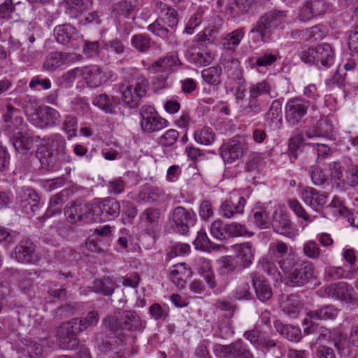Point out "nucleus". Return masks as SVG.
<instances>
[{"label":"nucleus","instance_id":"6e6d98bb","mask_svg":"<svg viewBox=\"0 0 358 358\" xmlns=\"http://www.w3.org/2000/svg\"><path fill=\"white\" fill-rule=\"evenodd\" d=\"M305 136L303 134H297L292 136L288 140V149L287 154L289 157L291 163L295 162L298 159L299 150L302 145L305 143ZM311 143L306 144V145H310Z\"/></svg>","mask_w":358,"mask_h":358},{"label":"nucleus","instance_id":"c85d7f7f","mask_svg":"<svg viewBox=\"0 0 358 358\" xmlns=\"http://www.w3.org/2000/svg\"><path fill=\"white\" fill-rule=\"evenodd\" d=\"M117 285L110 276H103L100 278H95L90 285L86 288L94 293L101 294L103 296H111Z\"/></svg>","mask_w":358,"mask_h":358},{"label":"nucleus","instance_id":"2eb2a0df","mask_svg":"<svg viewBox=\"0 0 358 358\" xmlns=\"http://www.w3.org/2000/svg\"><path fill=\"white\" fill-rule=\"evenodd\" d=\"M43 204L44 203L41 201L38 192L34 189L27 188L20 193L16 203V208L22 213L33 217L36 215Z\"/></svg>","mask_w":358,"mask_h":358},{"label":"nucleus","instance_id":"a878e982","mask_svg":"<svg viewBox=\"0 0 358 358\" xmlns=\"http://www.w3.org/2000/svg\"><path fill=\"white\" fill-rule=\"evenodd\" d=\"M245 203L246 199L244 196L239 195L231 196L222 203L220 213L225 218L234 217L236 215L243 213Z\"/></svg>","mask_w":358,"mask_h":358},{"label":"nucleus","instance_id":"4be33fe9","mask_svg":"<svg viewBox=\"0 0 358 358\" xmlns=\"http://www.w3.org/2000/svg\"><path fill=\"white\" fill-rule=\"evenodd\" d=\"M340 313V309L334 305L328 304L318 307L314 310L306 311V317L303 320V324L309 326L312 323H316L317 320H334Z\"/></svg>","mask_w":358,"mask_h":358},{"label":"nucleus","instance_id":"8fccbe9b","mask_svg":"<svg viewBox=\"0 0 358 358\" xmlns=\"http://www.w3.org/2000/svg\"><path fill=\"white\" fill-rule=\"evenodd\" d=\"M302 306L301 301L294 295L288 296L280 305L282 311L290 318H296Z\"/></svg>","mask_w":358,"mask_h":358},{"label":"nucleus","instance_id":"680f3d73","mask_svg":"<svg viewBox=\"0 0 358 358\" xmlns=\"http://www.w3.org/2000/svg\"><path fill=\"white\" fill-rule=\"evenodd\" d=\"M250 218L253 220L254 224L259 229H266L270 227L271 222L264 208L253 209Z\"/></svg>","mask_w":358,"mask_h":358},{"label":"nucleus","instance_id":"bb28decb","mask_svg":"<svg viewBox=\"0 0 358 358\" xmlns=\"http://www.w3.org/2000/svg\"><path fill=\"white\" fill-rule=\"evenodd\" d=\"M327 197L325 193L321 192L312 187L306 186L301 192V198L305 203L317 212L323 209Z\"/></svg>","mask_w":358,"mask_h":358},{"label":"nucleus","instance_id":"f3484780","mask_svg":"<svg viewBox=\"0 0 358 358\" xmlns=\"http://www.w3.org/2000/svg\"><path fill=\"white\" fill-rule=\"evenodd\" d=\"M36 249L34 243L30 238H24L15 247L13 257L22 264H36L39 260Z\"/></svg>","mask_w":358,"mask_h":358},{"label":"nucleus","instance_id":"37998d69","mask_svg":"<svg viewBox=\"0 0 358 358\" xmlns=\"http://www.w3.org/2000/svg\"><path fill=\"white\" fill-rule=\"evenodd\" d=\"M245 34L244 27H238L236 29L227 34L222 39L221 45L228 51H234L240 45Z\"/></svg>","mask_w":358,"mask_h":358},{"label":"nucleus","instance_id":"f03ea898","mask_svg":"<svg viewBox=\"0 0 358 358\" xmlns=\"http://www.w3.org/2000/svg\"><path fill=\"white\" fill-rule=\"evenodd\" d=\"M36 156L42 169L56 171L66 163H71L72 157L66 150L65 138L59 134L51 135L46 143L38 148Z\"/></svg>","mask_w":358,"mask_h":358},{"label":"nucleus","instance_id":"4468645a","mask_svg":"<svg viewBox=\"0 0 358 358\" xmlns=\"http://www.w3.org/2000/svg\"><path fill=\"white\" fill-rule=\"evenodd\" d=\"M92 203L95 222L113 220L121 212L120 203L114 198L94 199Z\"/></svg>","mask_w":358,"mask_h":358},{"label":"nucleus","instance_id":"c03bdc74","mask_svg":"<svg viewBox=\"0 0 358 358\" xmlns=\"http://www.w3.org/2000/svg\"><path fill=\"white\" fill-rule=\"evenodd\" d=\"M274 327L280 334L292 342L297 343L301 338V331L296 327L285 324L280 320H275Z\"/></svg>","mask_w":358,"mask_h":358},{"label":"nucleus","instance_id":"bf43d9fd","mask_svg":"<svg viewBox=\"0 0 358 358\" xmlns=\"http://www.w3.org/2000/svg\"><path fill=\"white\" fill-rule=\"evenodd\" d=\"M222 68L220 65L209 67L201 71V76L203 80L213 86H216L221 83Z\"/></svg>","mask_w":358,"mask_h":358},{"label":"nucleus","instance_id":"9b49d317","mask_svg":"<svg viewBox=\"0 0 358 358\" xmlns=\"http://www.w3.org/2000/svg\"><path fill=\"white\" fill-rule=\"evenodd\" d=\"M310 106V100L299 96L288 99L285 107V118L287 123L292 127L303 122Z\"/></svg>","mask_w":358,"mask_h":358},{"label":"nucleus","instance_id":"0e129e2a","mask_svg":"<svg viewBox=\"0 0 358 358\" xmlns=\"http://www.w3.org/2000/svg\"><path fill=\"white\" fill-rule=\"evenodd\" d=\"M198 272L203 278L210 289H213L217 287L215 275L209 262H204L198 268Z\"/></svg>","mask_w":358,"mask_h":358},{"label":"nucleus","instance_id":"423d86ee","mask_svg":"<svg viewBox=\"0 0 358 358\" xmlns=\"http://www.w3.org/2000/svg\"><path fill=\"white\" fill-rule=\"evenodd\" d=\"M286 12L273 9L262 15L253 24L250 34H255L262 42L268 43L278 28L284 26Z\"/></svg>","mask_w":358,"mask_h":358},{"label":"nucleus","instance_id":"6ab92c4d","mask_svg":"<svg viewBox=\"0 0 358 358\" xmlns=\"http://www.w3.org/2000/svg\"><path fill=\"white\" fill-rule=\"evenodd\" d=\"M330 6L327 0H306L300 8L298 17L300 21L308 22L325 14Z\"/></svg>","mask_w":358,"mask_h":358},{"label":"nucleus","instance_id":"603ef678","mask_svg":"<svg viewBox=\"0 0 358 358\" xmlns=\"http://www.w3.org/2000/svg\"><path fill=\"white\" fill-rule=\"evenodd\" d=\"M341 357H347L351 352L350 339L341 330L334 333L331 342Z\"/></svg>","mask_w":358,"mask_h":358},{"label":"nucleus","instance_id":"09e8293b","mask_svg":"<svg viewBox=\"0 0 358 358\" xmlns=\"http://www.w3.org/2000/svg\"><path fill=\"white\" fill-rule=\"evenodd\" d=\"M217 264V272L220 275L229 276L239 272L237 261L231 256L221 257Z\"/></svg>","mask_w":358,"mask_h":358},{"label":"nucleus","instance_id":"a211bd4d","mask_svg":"<svg viewBox=\"0 0 358 358\" xmlns=\"http://www.w3.org/2000/svg\"><path fill=\"white\" fill-rule=\"evenodd\" d=\"M278 55L271 49L263 50L259 52H255L249 57L246 63L259 73H264L269 67L274 65L277 62Z\"/></svg>","mask_w":358,"mask_h":358},{"label":"nucleus","instance_id":"e2e57ef3","mask_svg":"<svg viewBox=\"0 0 358 358\" xmlns=\"http://www.w3.org/2000/svg\"><path fill=\"white\" fill-rule=\"evenodd\" d=\"M196 250L202 251H210V249L215 248V244H213L208 238L206 231L201 229L198 233L195 240L193 242Z\"/></svg>","mask_w":358,"mask_h":358},{"label":"nucleus","instance_id":"774afa93","mask_svg":"<svg viewBox=\"0 0 358 358\" xmlns=\"http://www.w3.org/2000/svg\"><path fill=\"white\" fill-rule=\"evenodd\" d=\"M227 224H224L222 220H215L210 226V234L215 238L223 241L227 239Z\"/></svg>","mask_w":358,"mask_h":358},{"label":"nucleus","instance_id":"cd10ccee","mask_svg":"<svg viewBox=\"0 0 358 358\" xmlns=\"http://www.w3.org/2000/svg\"><path fill=\"white\" fill-rule=\"evenodd\" d=\"M220 352L224 357L232 358H254L252 353L241 339L229 345H220Z\"/></svg>","mask_w":358,"mask_h":358},{"label":"nucleus","instance_id":"338daca9","mask_svg":"<svg viewBox=\"0 0 358 358\" xmlns=\"http://www.w3.org/2000/svg\"><path fill=\"white\" fill-rule=\"evenodd\" d=\"M29 87L33 91L48 90L51 88L52 82L48 77L36 75L31 78Z\"/></svg>","mask_w":358,"mask_h":358},{"label":"nucleus","instance_id":"2f4dec72","mask_svg":"<svg viewBox=\"0 0 358 358\" xmlns=\"http://www.w3.org/2000/svg\"><path fill=\"white\" fill-rule=\"evenodd\" d=\"M53 32L57 42L64 45L72 46L78 37L77 29L69 23L56 26Z\"/></svg>","mask_w":358,"mask_h":358},{"label":"nucleus","instance_id":"5fc2aeb1","mask_svg":"<svg viewBox=\"0 0 358 358\" xmlns=\"http://www.w3.org/2000/svg\"><path fill=\"white\" fill-rule=\"evenodd\" d=\"M252 1V0H234V2L228 4L227 12L232 18H238L249 11Z\"/></svg>","mask_w":358,"mask_h":358},{"label":"nucleus","instance_id":"9d476101","mask_svg":"<svg viewBox=\"0 0 358 358\" xmlns=\"http://www.w3.org/2000/svg\"><path fill=\"white\" fill-rule=\"evenodd\" d=\"M196 214L192 208L187 209L179 206L171 211V227L177 234L186 235L189 228L196 224Z\"/></svg>","mask_w":358,"mask_h":358},{"label":"nucleus","instance_id":"f257e3e1","mask_svg":"<svg viewBox=\"0 0 358 358\" xmlns=\"http://www.w3.org/2000/svg\"><path fill=\"white\" fill-rule=\"evenodd\" d=\"M106 336L99 344L100 350L107 353L122 345L128 333L142 331L146 322L134 310H124L118 315H108L103 320Z\"/></svg>","mask_w":358,"mask_h":358},{"label":"nucleus","instance_id":"4d7b16f0","mask_svg":"<svg viewBox=\"0 0 358 358\" xmlns=\"http://www.w3.org/2000/svg\"><path fill=\"white\" fill-rule=\"evenodd\" d=\"M236 257L240 259L243 268L249 267L254 259V253L249 243L240 244L236 248Z\"/></svg>","mask_w":358,"mask_h":358},{"label":"nucleus","instance_id":"de8ad7c7","mask_svg":"<svg viewBox=\"0 0 358 358\" xmlns=\"http://www.w3.org/2000/svg\"><path fill=\"white\" fill-rule=\"evenodd\" d=\"M174 268L170 273V277L173 282L178 287H184L186 279L192 276L190 267L185 263H180L173 266Z\"/></svg>","mask_w":358,"mask_h":358},{"label":"nucleus","instance_id":"393cba45","mask_svg":"<svg viewBox=\"0 0 358 358\" xmlns=\"http://www.w3.org/2000/svg\"><path fill=\"white\" fill-rule=\"evenodd\" d=\"M251 278L257 299L262 303L269 301L273 297V290L268 279L257 273H252Z\"/></svg>","mask_w":358,"mask_h":358},{"label":"nucleus","instance_id":"72a5a7b5","mask_svg":"<svg viewBox=\"0 0 358 358\" xmlns=\"http://www.w3.org/2000/svg\"><path fill=\"white\" fill-rule=\"evenodd\" d=\"M219 152L225 164H232L243 155V145L234 141H229L222 145Z\"/></svg>","mask_w":358,"mask_h":358},{"label":"nucleus","instance_id":"6e6552de","mask_svg":"<svg viewBox=\"0 0 358 358\" xmlns=\"http://www.w3.org/2000/svg\"><path fill=\"white\" fill-rule=\"evenodd\" d=\"M93 203L76 200L64 208V215L71 224L83 225L95 222Z\"/></svg>","mask_w":358,"mask_h":358},{"label":"nucleus","instance_id":"b1692460","mask_svg":"<svg viewBox=\"0 0 358 358\" xmlns=\"http://www.w3.org/2000/svg\"><path fill=\"white\" fill-rule=\"evenodd\" d=\"M162 212L159 208L149 207L145 209L139 216L146 234L154 236L160 229Z\"/></svg>","mask_w":358,"mask_h":358},{"label":"nucleus","instance_id":"ea45409f","mask_svg":"<svg viewBox=\"0 0 358 358\" xmlns=\"http://www.w3.org/2000/svg\"><path fill=\"white\" fill-rule=\"evenodd\" d=\"M92 103L107 114H115V108L120 103V99L115 96H109L107 94L102 93L94 96Z\"/></svg>","mask_w":358,"mask_h":358},{"label":"nucleus","instance_id":"5701e85b","mask_svg":"<svg viewBox=\"0 0 358 358\" xmlns=\"http://www.w3.org/2000/svg\"><path fill=\"white\" fill-rule=\"evenodd\" d=\"M326 293L334 299L355 305L357 299L354 295V289L345 282L331 284L326 288Z\"/></svg>","mask_w":358,"mask_h":358},{"label":"nucleus","instance_id":"473e14b6","mask_svg":"<svg viewBox=\"0 0 358 358\" xmlns=\"http://www.w3.org/2000/svg\"><path fill=\"white\" fill-rule=\"evenodd\" d=\"M271 226L273 231L282 236L290 237L293 227L289 216L282 210H275L273 215Z\"/></svg>","mask_w":358,"mask_h":358},{"label":"nucleus","instance_id":"3c124183","mask_svg":"<svg viewBox=\"0 0 358 358\" xmlns=\"http://www.w3.org/2000/svg\"><path fill=\"white\" fill-rule=\"evenodd\" d=\"M338 330V329H333L331 330L324 327L319 326L317 323H312L304 328L303 333L306 335L312 334L317 335V339L320 341L329 340V341L331 342L334 333H336Z\"/></svg>","mask_w":358,"mask_h":358},{"label":"nucleus","instance_id":"a19ab883","mask_svg":"<svg viewBox=\"0 0 358 358\" xmlns=\"http://www.w3.org/2000/svg\"><path fill=\"white\" fill-rule=\"evenodd\" d=\"M99 313L96 310L90 311L85 317L73 318L69 321L71 331L80 333L92 326L96 325L99 322Z\"/></svg>","mask_w":358,"mask_h":358},{"label":"nucleus","instance_id":"aec40b11","mask_svg":"<svg viewBox=\"0 0 358 358\" xmlns=\"http://www.w3.org/2000/svg\"><path fill=\"white\" fill-rule=\"evenodd\" d=\"M60 118V114L56 109L44 106L38 109L31 122L36 127L44 129L59 125L61 122Z\"/></svg>","mask_w":358,"mask_h":358},{"label":"nucleus","instance_id":"79ce46f5","mask_svg":"<svg viewBox=\"0 0 358 358\" xmlns=\"http://www.w3.org/2000/svg\"><path fill=\"white\" fill-rule=\"evenodd\" d=\"M329 171L331 179L337 186L345 187L346 186L345 157L341 162H332L329 164Z\"/></svg>","mask_w":358,"mask_h":358},{"label":"nucleus","instance_id":"1a4fd4ad","mask_svg":"<svg viewBox=\"0 0 358 358\" xmlns=\"http://www.w3.org/2000/svg\"><path fill=\"white\" fill-rule=\"evenodd\" d=\"M148 89V80L143 77L138 78L134 86L128 84L120 87L122 100L129 108H136L140 104V100L146 95Z\"/></svg>","mask_w":358,"mask_h":358},{"label":"nucleus","instance_id":"7ed1b4c3","mask_svg":"<svg viewBox=\"0 0 358 358\" xmlns=\"http://www.w3.org/2000/svg\"><path fill=\"white\" fill-rule=\"evenodd\" d=\"M279 264L286 274V284L289 287H303L317 278L313 263L294 254H289Z\"/></svg>","mask_w":358,"mask_h":358},{"label":"nucleus","instance_id":"4c0bfd02","mask_svg":"<svg viewBox=\"0 0 358 358\" xmlns=\"http://www.w3.org/2000/svg\"><path fill=\"white\" fill-rule=\"evenodd\" d=\"M3 118L5 122V130L9 133L21 130L26 124L19 110L11 106H8L7 112L3 115Z\"/></svg>","mask_w":358,"mask_h":358},{"label":"nucleus","instance_id":"052dcab7","mask_svg":"<svg viewBox=\"0 0 358 358\" xmlns=\"http://www.w3.org/2000/svg\"><path fill=\"white\" fill-rule=\"evenodd\" d=\"M64 64L62 52L54 51L50 52L45 57L43 68L48 71H54Z\"/></svg>","mask_w":358,"mask_h":358},{"label":"nucleus","instance_id":"864d4df0","mask_svg":"<svg viewBox=\"0 0 358 358\" xmlns=\"http://www.w3.org/2000/svg\"><path fill=\"white\" fill-rule=\"evenodd\" d=\"M155 43L145 33L134 34L131 39V46L141 53H147Z\"/></svg>","mask_w":358,"mask_h":358},{"label":"nucleus","instance_id":"c756f323","mask_svg":"<svg viewBox=\"0 0 358 358\" xmlns=\"http://www.w3.org/2000/svg\"><path fill=\"white\" fill-rule=\"evenodd\" d=\"M71 324L67 322L63 324L58 329V344L62 349L75 350L79 345V340L76 336L79 333L71 331L69 326Z\"/></svg>","mask_w":358,"mask_h":358},{"label":"nucleus","instance_id":"20e7f679","mask_svg":"<svg viewBox=\"0 0 358 358\" xmlns=\"http://www.w3.org/2000/svg\"><path fill=\"white\" fill-rule=\"evenodd\" d=\"M298 56L307 65L315 66L318 69H327L335 61V50L328 43L316 45H303L298 50Z\"/></svg>","mask_w":358,"mask_h":358},{"label":"nucleus","instance_id":"f8f14e48","mask_svg":"<svg viewBox=\"0 0 358 358\" xmlns=\"http://www.w3.org/2000/svg\"><path fill=\"white\" fill-rule=\"evenodd\" d=\"M141 127L144 133H155L159 131L169 124L165 118L159 115L156 109L151 106L144 105L140 109Z\"/></svg>","mask_w":358,"mask_h":358},{"label":"nucleus","instance_id":"69168bd1","mask_svg":"<svg viewBox=\"0 0 358 358\" xmlns=\"http://www.w3.org/2000/svg\"><path fill=\"white\" fill-rule=\"evenodd\" d=\"M179 138V132L176 129H170L157 139V143L162 147H173Z\"/></svg>","mask_w":358,"mask_h":358},{"label":"nucleus","instance_id":"7c9ffc66","mask_svg":"<svg viewBox=\"0 0 358 358\" xmlns=\"http://www.w3.org/2000/svg\"><path fill=\"white\" fill-rule=\"evenodd\" d=\"M40 136L34 134V131L27 129L25 131H18L15 134L11 141L17 152L26 154L31 149L34 141H38Z\"/></svg>","mask_w":358,"mask_h":358},{"label":"nucleus","instance_id":"13d9d810","mask_svg":"<svg viewBox=\"0 0 358 358\" xmlns=\"http://www.w3.org/2000/svg\"><path fill=\"white\" fill-rule=\"evenodd\" d=\"M215 134L210 127L204 126L194 132V141L201 145H208L215 141Z\"/></svg>","mask_w":358,"mask_h":358},{"label":"nucleus","instance_id":"e433bc0d","mask_svg":"<svg viewBox=\"0 0 358 358\" xmlns=\"http://www.w3.org/2000/svg\"><path fill=\"white\" fill-rule=\"evenodd\" d=\"M136 8V0H121L113 4L112 15L116 23L120 24L122 19L129 18Z\"/></svg>","mask_w":358,"mask_h":358},{"label":"nucleus","instance_id":"dca6fc26","mask_svg":"<svg viewBox=\"0 0 358 358\" xmlns=\"http://www.w3.org/2000/svg\"><path fill=\"white\" fill-rule=\"evenodd\" d=\"M81 75L88 87L95 88L111 79L113 73L107 68L94 64L82 67Z\"/></svg>","mask_w":358,"mask_h":358},{"label":"nucleus","instance_id":"a18cd8bd","mask_svg":"<svg viewBox=\"0 0 358 358\" xmlns=\"http://www.w3.org/2000/svg\"><path fill=\"white\" fill-rule=\"evenodd\" d=\"M55 258L60 264L71 266L77 264L81 259V255L71 248H65L56 250Z\"/></svg>","mask_w":358,"mask_h":358},{"label":"nucleus","instance_id":"f704fd0d","mask_svg":"<svg viewBox=\"0 0 358 358\" xmlns=\"http://www.w3.org/2000/svg\"><path fill=\"white\" fill-rule=\"evenodd\" d=\"M178 54L171 53L163 57H160L150 66L148 71L150 73H160L162 71L169 72L170 74L173 71V67L181 65Z\"/></svg>","mask_w":358,"mask_h":358},{"label":"nucleus","instance_id":"58836bf2","mask_svg":"<svg viewBox=\"0 0 358 358\" xmlns=\"http://www.w3.org/2000/svg\"><path fill=\"white\" fill-rule=\"evenodd\" d=\"M187 59L196 66L209 65L213 60V55L207 47L201 44V47L193 48L187 55Z\"/></svg>","mask_w":358,"mask_h":358},{"label":"nucleus","instance_id":"c9c22d12","mask_svg":"<svg viewBox=\"0 0 358 358\" xmlns=\"http://www.w3.org/2000/svg\"><path fill=\"white\" fill-rule=\"evenodd\" d=\"M333 125L331 122L324 117H320L315 123L308 127L304 130V136L308 138L315 137H327L331 134Z\"/></svg>","mask_w":358,"mask_h":358},{"label":"nucleus","instance_id":"412c9836","mask_svg":"<svg viewBox=\"0 0 358 358\" xmlns=\"http://www.w3.org/2000/svg\"><path fill=\"white\" fill-rule=\"evenodd\" d=\"M166 198L164 190L157 186L146 183L141 187L134 197H132L139 203H159Z\"/></svg>","mask_w":358,"mask_h":358},{"label":"nucleus","instance_id":"39448f33","mask_svg":"<svg viewBox=\"0 0 358 358\" xmlns=\"http://www.w3.org/2000/svg\"><path fill=\"white\" fill-rule=\"evenodd\" d=\"M271 92L272 85L268 79L250 85L248 103L243 109V115L252 117L262 113L270 103L265 96L270 99L275 96L271 95Z\"/></svg>","mask_w":358,"mask_h":358},{"label":"nucleus","instance_id":"0eeeda50","mask_svg":"<svg viewBox=\"0 0 358 358\" xmlns=\"http://www.w3.org/2000/svg\"><path fill=\"white\" fill-rule=\"evenodd\" d=\"M179 22L178 11L170 8L164 14V15L156 19L152 23L147 27L148 31L153 35L162 38L168 43H171L175 38L174 31L165 27L166 24L171 29L175 28Z\"/></svg>","mask_w":358,"mask_h":358},{"label":"nucleus","instance_id":"49530a36","mask_svg":"<svg viewBox=\"0 0 358 358\" xmlns=\"http://www.w3.org/2000/svg\"><path fill=\"white\" fill-rule=\"evenodd\" d=\"M102 48L98 41L84 40L83 45V53L87 59H96L99 58L106 63L110 62L109 57L103 58L101 55Z\"/></svg>","mask_w":358,"mask_h":358},{"label":"nucleus","instance_id":"ddd939ff","mask_svg":"<svg viewBox=\"0 0 358 358\" xmlns=\"http://www.w3.org/2000/svg\"><path fill=\"white\" fill-rule=\"evenodd\" d=\"M112 240V227L104 225L94 230L93 234L87 238L85 246L92 252L103 253L108 250Z\"/></svg>","mask_w":358,"mask_h":358}]
</instances>
